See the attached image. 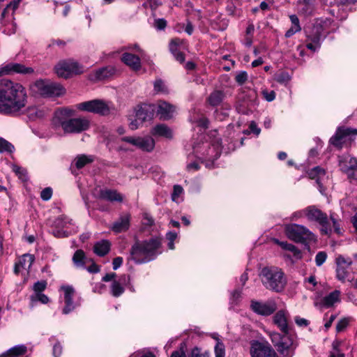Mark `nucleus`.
I'll use <instances>...</instances> for the list:
<instances>
[{
	"label": "nucleus",
	"mask_w": 357,
	"mask_h": 357,
	"mask_svg": "<svg viewBox=\"0 0 357 357\" xmlns=\"http://www.w3.org/2000/svg\"><path fill=\"white\" fill-rule=\"evenodd\" d=\"M27 348L25 345L20 344L10 348L6 352V354H8V355H10L12 356L17 357L18 356L25 354Z\"/></svg>",
	"instance_id": "ea45409f"
},
{
	"label": "nucleus",
	"mask_w": 357,
	"mask_h": 357,
	"mask_svg": "<svg viewBox=\"0 0 357 357\" xmlns=\"http://www.w3.org/2000/svg\"><path fill=\"white\" fill-rule=\"evenodd\" d=\"M275 325L283 333H288L289 327L287 324V312L284 310L278 311L273 317Z\"/></svg>",
	"instance_id": "aec40b11"
},
{
	"label": "nucleus",
	"mask_w": 357,
	"mask_h": 357,
	"mask_svg": "<svg viewBox=\"0 0 357 357\" xmlns=\"http://www.w3.org/2000/svg\"><path fill=\"white\" fill-rule=\"evenodd\" d=\"M164 84L161 79L155 80L154 82V89L156 91H163Z\"/></svg>",
	"instance_id": "774afa93"
},
{
	"label": "nucleus",
	"mask_w": 357,
	"mask_h": 357,
	"mask_svg": "<svg viewBox=\"0 0 357 357\" xmlns=\"http://www.w3.org/2000/svg\"><path fill=\"white\" fill-rule=\"evenodd\" d=\"M100 197L110 202H121L123 201V196L117 192V191L112 190H101L100 191Z\"/></svg>",
	"instance_id": "cd10ccee"
},
{
	"label": "nucleus",
	"mask_w": 357,
	"mask_h": 357,
	"mask_svg": "<svg viewBox=\"0 0 357 357\" xmlns=\"http://www.w3.org/2000/svg\"><path fill=\"white\" fill-rule=\"evenodd\" d=\"M349 324V319L347 318H343L340 319L337 325H336V331L337 333L342 331L344 328L347 327Z\"/></svg>",
	"instance_id": "864d4df0"
},
{
	"label": "nucleus",
	"mask_w": 357,
	"mask_h": 357,
	"mask_svg": "<svg viewBox=\"0 0 357 357\" xmlns=\"http://www.w3.org/2000/svg\"><path fill=\"white\" fill-rule=\"evenodd\" d=\"M128 278V275H123L121 277L119 281L113 280L111 284V294L113 296L119 297L124 292L123 284L126 283Z\"/></svg>",
	"instance_id": "393cba45"
},
{
	"label": "nucleus",
	"mask_w": 357,
	"mask_h": 357,
	"mask_svg": "<svg viewBox=\"0 0 357 357\" xmlns=\"http://www.w3.org/2000/svg\"><path fill=\"white\" fill-rule=\"evenodd\" d=\"M251 356L252 357H278L271 347L261 344H259L251 351Z\"/></svg>",
	"instance_id": "5701e85b"
},
{
	"label": "nucleus",
	"mask_w": 357,
	"mask_h": 357,
	"mask_svg": "<svg viewBox=\"0 0 357 357\" xmlns=\"http://www.w3.org/2000/svg\"><path fill=\"white\" fill-rule=\"evenodd\" d=\"M123 263V258L120 257H117L113 259L112 265L113 269L116 270L119 268Z\"/></svg>",
	"instance_id": "0e129e2a"
},
{
	"label": "nucleus",
	"mask_w": 357,
	"mask_h": 357,
	"mask_svg": "<svg viewBox=\"0 0 357 357\" xmlns=\"http://www.w3.org/2000/svg\"><path fill=\"white\" fill-rule=\"evenodd\" d=\"M340 291L335 290L331 292L328 295L326 296L321 300L320 305L326 308L333 306L335 303L340 301Z\"/></svg>",
	"instance_id": "a878e982"
},
{
	"label": "nucleus",
	"mask_w": 357,
	"mask_h": 357,
	"mask_svg": "<svg viewBox=\"0 0 357 357\" xmlns=\"http://www.w3.org/2000/svg\"><path fill=\"white\" fill-rule=\"evenodd\" d=\"M86 257L83 250H77L73 257V261L77 267H83L86 264Z\"/></svg>",
	"instance_id": "4c0bfd02"
},
{
	"label": "nucleus",
	"mask_w": 357,
	"mask_h": 357,
	"mask_svg": "<svg viewBox=\"0 0 357 357\" xmlns=\"http://www.w3.org/2000/svg\"><path fill=\"white\" fill-rule=\"evenodd\" d=\"M153 111V109L152 111H150L146 107H139L136 110L135 117L139 121L140 123H142L143 122L152 119Z\"/></svg>",
	"instance_id": "2f4dec72"
},
{
	"label": "nucleus",
	"mask_w": 357,
	"mask_h": 357,
	"mask_svg": "<svg viewBox=\"0 0 357 357\" xmlns=\"http://www.w3.org/2000/svg\"><path fill=\"white\" fill-rule=\"evenodd\" d=\"M190 357H205V356L201 352L200 349L195 347L192 349Z\"/></svg>",
	"instance_id": "e2e57ef3"
},
{
	"label": "nucleus",
	"mask_w": 357,
	"mask_h": 357,
	"mask_svg": "<svg viewBox=\"0 0 357 357\" xmlns=\"http://www.w3.org/2000/svg\"><path fill=\"white\" fill-rule=\"evenodd\" d=\"M35 257L33 255L24 254L19 259L18 263L23 269H29L34 261Z\"/></svg>",
	"instance_id": "e433bc0d"
},
{
	"label": "nucleus",
	"mask_w": 357,
	"mask_h": 357,
	"mask_svg": "<svg viewBox=\"0 0 357 357\" xmlns=\"http://www.w3.org/2000/svg\"><path fill=\"white\" fill-rule=\"evenodd\" d=\"M90 121L84 117L70 118L63 130L65 133H79L89 129Z\"/></svg>",
	"instance_id": "ddd939ff"
},
{
	"label": "nucleus",
	"mask_w": 357,
	"mask_h": 357,
	"mask_svg": "<svg viewBox=\"0 0 357 357\" xmlns=\"http://www.w3.org/2000/svg\"><path fill=\"white\" fill-rule=\"evenodd\" d=\"M13 171L16 174V175L19 177L20 179L22 181L27 180V172L24 168H22L16 165H13Z\"/></svg>",
	"instance_id": "37998d69"
},
{
	"label": "nucleus",
	"mask_w": 357,
	"mask_h": 357,
	"mask_svg": "<svg viewBox=\"0 0 357 357\" xmlns=\"http://www.w3.org/2000/svg\"><path fill=\"white\" fill-rule=\"evenodd\" d=\"M322 29L321 26H315L307 34V40L310 41L306 45L307 49L314 52L320 47Z\"/></svg>",
	"instance_id": "f3484780"
},
{
	"label": "nucleus",
	"mask_w": 357,
	"mask_h": 357,
	"mask_svg": "<svg viewBox=\"0 0 357 357\" xmlns=\"http://www.w3.org/2000/svg\"><path fill=\"white\" fill-rule=\"evenodd\" d=\"M304 215L308 220L316 222L321 226L322 234H329L331 233L332 226L326 213L314 206H309L304 208Z\"/></svg>",
	"instance_id": "423d86ee"
},
{
	"label": "nucleus",
	"mask_w": 357,
	"mask_h": 357,
	"mask_svg": "<svg viewBox=\"0 0 357 357\" xmlns=\"http://www.w3.org/2000/svg\"><path fill=\"white\" fill-rule=\"evenodd\" d=\"M30 89L34 93L46 97L59 96L65 93L61 84L43 79L37 80L31 85Z\"/></svg>",
	"instance_id": "39448f33"
},
{
	"label": "nucleus",
	"mask_w": 357,
	"mask_h": 357,
	"mask_svg": "<svg viewBox=\"0 0 357 357\" xmlns=\"http://www.w3.org/2000/svg\"><path fill=\"white\" fill-rule=\"evenodd\" d=\"M61 289L64 291V303L65 306L63 309V314H67L72 312L75 308V305L73 303V296L75 294V289L72 286H63Z\"/></svg>",
	"instance_id": "6ab92c4d"
},
{
	"label": "nucleus",
	"mask_w": 357,
	"mask_h": 357,
	"mask_svg": "<svg viewBox=\"0 0 357 357\" xmlns=\"http://www.w3.org/2000/svg\"><path fill=\"white\" fill-rule=\"evenodd\" d=\"M52 196V190L51 188L47 187L43 189L40 193V197L44 201H48Z\"/></svg>",
	"instance_id": "3c124183"
},
{
	"label": "nucleus",
	"mask_w": 357,
	"mask_h": 357,
	"mask_svg": "<svg viewBox=\"0 0 357 357\" xmlns=\"http://www.w3.org/2000/svg\"><path fill=\"white\" fill-rule=\"evenodd\" d=\"M215 357H225V345L221 342H218L215 347Z\"/></svg>",
	"instance_id": "de8ad7c7"
},
{
	"label": "nucleus",
	"mask_w": 357,
	"mask_h": 357,
	"mask_svg": "<svg viewBox=\"0 0 357 357\" xmlns=\"http://www.w3.org/2000/svg\"><path fill=\"white\" fill-rule=\"evenodd\" d=\"M167 26V22L163 18L157 19L155 20V26L158 30L164 29Z\"/></svg>",
	"instance_id": "13d9d810"
},
{
	"label": "nucleus",
	"mask_w": 357,
	"mask_h": 357,
	"mask_svg": "<svg viewBox=\"0 0 357 357\" xmlns=\"http://www.w3.org/2000/svg\"><path fill=\"white\" fill-rule=\"evenodd\" d=\"M123 142L131 144L139 149L150 152L155 146V141L150 137H124L121 139Z\"/></svg>",
	"instance_id": "2eb2a0df"
},
{
	"label": "nucleus",
	"mask_w": 357,
	"mask_h": 357,
	"mask_svg": "<svg viewBox=\"0 0 357 357\" xmlns=\"http://www.w3.org/2000/svg\"><path fill=\"white\" fill-rule=\"evenodd\" d=\"M325 174V170L319 166L312 168L307 172L309 178L315 179L318 184H319L320 178L324 176Z\"/></svg>",
	"instance_id": "c9c22d12"
},
{
	"label": "nucleus",
	"mask_w": 357,
	"mask_h": 357,
	"mask_svg": "<svg viewBox=\"0 0 357 357\" xmlns=\"http://www.w3.org/2000/svg\"><path fill=\"white\" fill-rule=\"evenodd\" d=\"M301 30V28L294 27V26H291V28H289L285 33V37L286 38H290L294 34H295L297 32H299Z\"/></svg>",
	"instance_id": "052dcab7"
},
{
	"label": "nucleus",
	"mask_w": 357,
	"mask_h": 357,
	"mask_svg": "<svg viewBox=\"0 0 357 357\" xmlns=\"http://www.w3.org/2000/svg\"><path fill=\"white\" fill-rule=\"evenodd\" d=\"M340 167L345 172L355 169L357 167V159L350 156L345 157L340 161Z\"/></svg>",
	"instance_id": "c756f323"
},
{
	"label": "nucleus",
	"mask_w": 357,
	"mask_h": 357,
	"mask_svg": "<svg viewBox=\"0 0 357 357\" xmlns=\"http://www.w3.org/2000/svg\"><path fill=\"white\" fill-rule=\"evenodd\" d=\"M185 344H181L178 350L172 353L170 357H186L185 352Z\"/></svg>",
	"instance_id": "5fc2aeb1"
},
{
	"label": "nucleus",
	"mask_w": 357,
	"mask_h": 357,
	"mask_svg": "<svg viewBox=\"0 0 357 357\" xmlns=\"http://www.w3.org/2000/svg\"><path fill=\"white\" fill-rule=\"evenodd\" d=\"M275 242L282 249L291 252L295 257H301V252L294 245L289 243L287 241H280L278 240H275Z\"/></svg>",
	"instance_id": "58836bf2"
},
{
	"label": "nucleus",
	"mask_w": 357,
	"mask_h": 357,
	"mask_svg": "<svg viewBox=\"0 0 357 357\" xmlns=\"http://www.w3.org/2000/svg\"><path fill=\"white\" fill-rule=\"evenodd\" d=\"M183 189L179 185H175L174 186L173 192L172 194V199L173 201H176L178 197L183 193Z\"/></svg>",
	"instance_id": "8fccbe9b"
},
{
	"label": "nucleus",
	"mask_w": 357,
	"mask_h": 357,
	"mask_svg": "<svg viewBox=\"0 0 357 357\" xmlns=\"http://www.w3.org/2000/svg\"><path fill=\"white\" fill-rule=\"evenodd\" d=\"M161 238H151L145 241H137L132 246L130 259L137 264H144L152 261L162 253Z\"/></svg>",
	"instance_id": "f03ea898"
},
{
	"label": "nucleus",
	"mask_w": 357,
	"mask_h": 357,
	"mask_svg": "<svg viewBox=\"0 0 357 357\" xmlns=\"http://www.w3.org/2000/svg\"><path fill=\"white\" fill-rule=\"evenodd\" d=\"M110 243L107 240H102L95 243L93 246L94 252L100 256L103 257L106 255L110 250Z\"/></svg>",
	"instance_id": "c85d7f7f"
},
{
	"label": "nucleus",
	"mask_w": 357,
	"mask_h": 357,
	"mask_svg": "<svg viewBox=\"0 0 357 357\" xmlns=\"http://www.w3.org/2000/svg\"><path fill=\"white\" fill-rule=\"evenodd\" d=\"M76 108L82 112L93 113L100 116H107L110 114L111 107L105 100L93 99L76 105Z\"/></svg>",
	"instance_id": "0eeeda50"
},
{
	"label": "nucleus",
	"mask_w": 357,
	"mask_h": 357,
	"mask_svg": "<svg viewBox=\"0 0 357 357\" xmlns=\"http://www.w3.org/2000/svg\"><path fill=\"white\" fill-rule=\"evenodd\" d=\"M271 339L272 341V343L273 344L274 347L277 349L278 346L279 345L280 342V340L282 337V335L277 333L273 332L270 334Z\"/></svg>",
	"instance_id": "603ef678"
},
{
	"label": "nucleus",
	"mask_w": 357,
	"mask_h": 357,
	"mask_svg": "<svg viewBox=\"0 0 357 357\" xmlns=\"http://www.w3.org/2000/svg\"><path fill=\"white\" fill-rule=\"evenodd\" d=\"M236 82L240 85L243 84L248 79V74L245 71L240 72L235 77Z\"/></svg>",
	"instance_id": "6e6d98bb"
},
{
	"label": "nucleus",
	"mask_w": 357,
	"mask_h": 357,
	"mask_svg": "<svg viewBox=\"0 0 357 357\" xmlns=\"http://www.w3.org/2000/svg\"><path fill=\"white\" fill-rule=\"evenodd\" d=\"M47 285V282L46 280H40L34 283L33 286V294H37L39 293H43V291L46 289Z\"/></svg>",
	"instance_id": "c03bdc74"
},
{
	"label": "nucleus",
	"mask_w": 357,
	"mask_h": 357,
	"mask_svg": "<svg viewBox=\"0 0 357 357\" xmlns=\"http://www.w3.org/2000/svg\"><path fill=\"white\" fill-rule=\"evenodd\" d=\"M21 0H13V2L10 3L6 8L3 9L0 16V22L3 26L6 25V20H4L8 8H12L13 12L18 8L19 3Z\"/></svg>",
	"instance_id": "a19ab883"
},
{
	"label": "nucleus",
	"mask_w": 357,
	"mask_h": 357,
	"mask_svg": "<svg viewBox=\"0 0 357 357\" xmlns=\"http://www.w3.org/2000/svg\"><path fill=\"white\" fill-rule=\"evenodd\" d=\"M263 95L264 98L268 102L273 101L275 98V93L274 91H264Z\"/></svg>",
	"instance_id": "bf43d9fd"
},
{
	"label": "nucleus",
	"mask_w": 357,
	"mask_h": 357,
	"mask_svg": "<svg viewBox=\"0 0 357 357\" xmlns=\"http://www.w3.org/2000/svg\"><path fill=\"white\" fill-rule=\"evenodd\" d=\"M357 129L351 128H339L335 135L330 139V143L335 147L341 149L344 142V139L350 135H356Z\"/></svg>",
	"instance_id": "dca6fc26"
},
{
	"label": "nucleus",
	"mask_w": 357,
	"mask_h": 357,
	"mask_svg": "<svg viewBox=\"0 0 357 357\" xmlns=\"http://www.w3.org/2000/svg\"><path fill=\"white\" fill-rule=\"evenodd\" d=\"M327 255L325 252H319L315 257V262L317 266H321L326 261Z\"/></svg>",
	"instance_id": "09e8293b"
},
{
	"label": "nucleus",
	"mask_w": 357,
	"mask_h": 357,
	"mask_svg": "<svg viewBox=\"0 0 357 357\" xmlns=\"http://www.w3.org/2000/svg\"><path fill=\"white\" fill-rule=\"evenodd\" d=\"M259 275L266 289L280 293L285 289L287 278L281 268L276 266H266L261 270Z\"/></svg>",
	"instance_id": "7ed1b4c3"
},
{
	"label": "nucleus",
	"mask_w": 357,
	"mask_h": 357,
	"mask_svg": "<svg viewBox=\"0 0 357 357\" xmlns=\"http://www.w3.org/2000/svg\"><path fill=\"white\" fill-rule=\"evenodd\" d=\"M72 219H70L67 216L61 215L56 218L52 224V227L54 228L52 233L54 236L57 238L67 237L72 234L70 226L73 225Z\"/></svg>",
	"instance_id": "9b49d317"
},
{
	"label": "nucleus",
	"mask_w": 357,
	"mask_h": 357,
	"mask_svg": "<svg viewBox=\"0 0 357 357\" xmlns=\"http://www.w3.org/2000/svg\"><path fill=\"white\" fill-rule=\"evenodd\" d=\"M54 70L59 77L68 78L73 74H80L83 68L77 62L73 60L59 61L54 67Z\"/></svg>",
	"instance_id": "6e6552de"
},
{
	"label": "nucleus",
	"mask_w": 357,
	"mask_h": 357,
	"mask_svg": "<svg viewBox=\"0 0 357 357\" xmlns=\"http://www.w3.org/2000/svg\"><path fill=\"white\" fill-rule=\"evenodd\" d=\"M130 220V215L128 213H123L113 223L111 229L115 233L126 231L129 229Z\"/></svg>",
	"instance_id": "412c9836"
},
{
	"label": "nucleus",
	"mask_w": 357,
	"mask_h": 357,
	"mask_svg": "<svg viewBox=\"0 0 357 357\" xmlns=\"http://www.w3.org/2000/svg\"><path fill=\"white\" fill-rule=\"evenodd\" d=\"M293 349V339L288 333H283L277 350L284 356H288Z\"/></svg>",
	"instance_id": "4be33fe9"
},
{
	"label": "nucleus",
	"mask_w": 357,
	"mask_h": 357,
	"mask_svg": "<svg viewBox=\"0 0 357 357\" xmlns=\"http://www.w3.org/2000/svg\"><path fill=\"white\" fill-rule=\"evenodd\" d=\"M287 236L296 243L307 245L316 241L315 235L307 227L298 224H289L285 226Z\"/></svg>",
	"instance_id": "20e7f679"
},
{
	"label": "nucleus",
	"mask_w": 357,
	"mask_h": 357,
	"mask_svg": "<svg viewBox=\"0 0 357 357\" xmlns=\"http://www.w3.org/2000/svg\"><path fill=\"white\" fill-rule=\"evenodd\" d=\"M34 73L32 67H27L22 63L10 62L0 66V77L13 74L31 75Z\"/></svg>",
	"instance_id": "f8f14e48"
},
{
	"label": "nucleus",
	"mask_w": 357,
	"mask_h": 357,
	"mask_svg": "<svg viewBox=\"0 0 357 357\" xmlns=\"http://www.w3.org/2000/svg\"><path fill=\"white\" fill-rule=\"evenodd\" d=\"M335 262L337 278L342 282L345 281L351 282L354 280V277L350 275V266L353 263L352 260L350 258L339 255L336 257Z\"/></svg>",
	"instance_id": "9d476101"
},
{
	"label": "nucleus",
	"mask_w": 357,
	"mask_h": 357,
	"mask_svg": "<svg viewBox=\"0 0 357 357\" xmlns=\"http://www.w3.org/2000/svg\"><path fill=\"white\" fill-rule=\"evenodd\" d=\"M290 79L291 78L289 75L288 74V73L286 72L280 73L275 75V80L277 82L282 84H286L287 83H288Z\"/></svg>",
	"instance_id": "a18cd8bd"
},
{
	"label": "nucleus",
	"mask_w": 357,
	"mask_h": 357,
	"mask_svg": "<svg viewBox=\"0 0 357 357\" xmlns=\"http://www.w3.org/2000/svg\"><path fill=\"white\" fill-rule=\"evenodd\" d=\"M115 73V69L112 67H105L96 71L94 78L95 80H102L109 78Z\"/></svg>",
	"instance_id": "473e14b6"
},
{
	"label": "nucleus",
	"mask_w": 357,
	"mask_h": 357,
	"mask_svg": "<svg viewBox=\"0 0 357 357\" xmlns=\"http://www.w3.org/2000/svg\"><path fill=\"white\" fill-rule=\"evenodd\" d=\"M28 102L25 87L8 78L0 79V113L16 114L24 108Z\"/></svg>",
	"instance_id": "f257e3e1"
},
{
	"label": "nucleus",
	"mask_w": 357,
	"mask_h": 357,
	"mask_svg": "<svg viewBox=\"0 0 357 357\" xmlns=\"http://www.w3.org/2000/svg\"><path fill=\"white\" fill-rule=\"evenodd\" d=\"M250 307L255 314L264 317L270 316L278 310V305L274 299H268L266 301L252 300Z\"/></svg>",
	"instance_id": "1a4fd4ad"
},
{
	"label": "nucleus",
	"mask_w": 357,
	"mask_h": 357,
	"mask_svg": "<svg viewBox=\"0 0 357 357\" xmlns=\"http://www.w3.org/2000/svg\"><path fill=\"white\" fill-rule=\"evenodd\" d=\"M30 300H31V301L32 303V305L35 302H37V301H39V302H40L43 304H47L49 302V301H50V299L47 297V296H46L45 294H44L43 293H39V294H32V295H31Z\"/></svg>",
	"instance_id": "79ce46f5"
},
{
	"label": "nucleus",
	"mask_w": 357,
	"mask_h": 357,
	"mask_svg": "<svg viewBox=\"0 0 357 357\" xmlns=\"http://www.w3.org/2000/svg\"><path fill=\"white\" fill-rule=\"evenodd\" d=\"M121 61L135 70H137L141 68L140 59L135 54L124 53L122 55Z\"/></svg>",
	"instance_id": "b1692460"
},
{
	"label": "nucleus",
	"mask_w": 357,
	"mask_h": 357,
	"mask_svg": "<svg viewBox=\"0 0 357 357\" xmlns=\"http://www.w3.org/2000/svg\"><path fill=\"white\" fill-rule=\"evenodd\" d=\"M144 225H145L146 226H152L154 223V220L152 218L151 216L149 215L148 214H145L144 216V222H143Z\"/></svg>",
	"instance_id": "338daca9"
},
{
	"label": "nucleus",
	"mask_w": 357,
	"mask_h": 357,
	"mask_svg": "<svg viewBox=\"0 0 357 357\" xmlns=\"http://www.w3.org/2000/svg\"><path fill=\"white\" fill-rule=\"evenodd\" d=\"M75 110L70 107H61L57 109L52 118V124L55 128L61 127L63 130L65 124L68 123V121L75 115Z\"/></svg>",
	"instance_id": "4468645a"
},
{
	"label": "nucleus",
	"mask_w": 357,
	"mask_h": 357,
	"mask_svg": "<svg viewBox=\"0 0 357 357\" xmlns=\"http://www.w3.org/2000/svg\"><path fill=\"white\" fill-rule=\"evenodd\" d=\"M14 149V146L6 139L0 137V152L11 153Z\"/></svg>",
	"instance_id": "49530a36"
},
{
	"label": "nucleus",
	"mask_w": 357,
	"mask_h": 357,
	"mask_svg": "<svg viewBox=\"0 0 357 357\" xmlns=\"http://www.w3.org/2000/svg\"><path fill=\"white\" fill-rule=\"evenodd\" d=\"M300 11L305 16L312 15L314 12V0H298Z\"/></svg>",
	"instance_id": "7c9ffc66"
},
{
	"label": "nucleus",
	"mask_w": 357,
	"mask_h": 357,
	"mask_svg": "<svg viewBox=\"0 0 357 357\" xmlns=\"http://www.w3.org/2000/svg\"><path fill=\"white\" fill-rule=\"evenodd\" d=\"M289 18L292 24V26H294V27L301 28L299 22V19L296 15H290Z\"/></svg>",
	"instance_id": "69168bd1"
},
{
	"label": "nucleus",
	"mask_w": 357,
	"mask_h": 357,
	"mask_svg": "<svg viewBox=\"0 0 357 357\" xmlns=\"http://www.w3.org/2000/svg\"><path fill=\"white\" fill-rule=\"evenodd\" d=\"M169 50L174 55L181 51L178 50V43L177 40H172L169 43Z\"/></svg>",
	"instance_id": "4d7b16f0"
},
{
	"label": "nucleus",
	"mask_w": 357,
	"mask_h": 357,
	"mask_svg": "<svg viewBox=\"0 0 357 357\" xmlns=\"http://www.w3.org/2000/svg\"><path fill=\"white\" fill-rule=\"evenodd\" d=\"M62 353V347L59 343H56L53 347V354L54 357H59Z\"/></svg>",
	"instance_id": "680f3d73"
},
{
	"label": "nucleus",
	"mask_w": 357,
	"mask_h": 357,
	"mask_svg": "<svg viewBox=\"0 0 357 357\" xmlns=\"http://www.w3.org/2000/svg\"><path fill=\"white\" fill-rule=\"evenodd\" d=\"M93 162V157L91 155H79L74 160L75 165L77 169H80L85 165Z\"/></svg>",
	"instance_id": "72a5a7b5"
},
{
	"label": "nucleus",
	"mask_w": 357,
	"mask_h": 357,
	"mask_svg": "<svg viewBox=\"0 0 357 357\" xmlns=\"http://www.w3.org/2000/svg\"><path fill=\"white\" fill-rule=\"evenodd\" d=\"M151 133L153 136L164 137L171 139L173 137L172 130L165 124H158L153 128Z\"/></svg>",
	"instance_id": "bb28decb"
},
{
	"label": "nucleus",
	"mask_w": 357,
	"mask_h": 357,
	"mask_svg": "<svg viewBox=\"0 0 357 357\" xmlns=\"http://www.w3.org/2000/svg\"><path fill=\"white\" fill-rule=\"evenodd\" d=\"M176 111V107L165 101H159L157 106V114L161 120L172 119Z\"/></svg>",
	"instance_id": "a211bd4d"
},
{
	"label": "nucleus",
	"mask_w": 357,
	"mask_h": 357,
	"mask_svg": "<svg viewBox=\"0 0 357 357\" xmlns=\"http://www.w3.org/2000/svg\"><path fill=\"white\" fill-rule=\"evenodd\" d=\"M225 98V94L222 91H215L211 93L208 98L209 104L212 106L220 105Z\"/></svg>",
	"instance_id": "f704fd0d"
}]
</instances>
